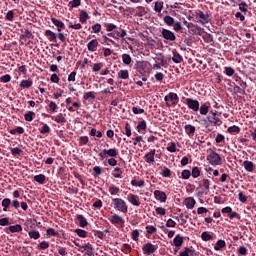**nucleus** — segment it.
<instances>
[{"instance_id": "obj_14", "label": "nucleus", "mask_w": 256, "mask_h": 256, "mask_svg": "<svg viewBox=\"0 0 256 256\" xmlns=\"http://www.w3.org/2000/svg\"><path fill=\"white\" fill-rule=\"evenodd\" d=\"M155 153H156V150L152 149L144 155V159L146 163H149V164L155 163Z\"/></svg>"}, {"instance_id": "obj_62", "label": "nucleus", "mask_w": 256, "mask_h": 256, "mask_svg": "<svg viewBox=\"0 0 256 256\" xmlns=\"http://www.w3.org/2000/svg\"><path fill=\"white\" fill-rule=\"evenodd\" d=\"M103 67V63H95L93 66H92V71L94 73H97L98 71H101V68Z\"/></svg>"}, {"instance_id": "obj_40", "label": "nucleus", "mask_w": 256, "mask_h": 256, "mask_svg": "<svg viewBox=\"0 0 256 256\" xmlns=\"http://www.w3.org/2000/svg\"><path fill=\"white\" fill-rule=\"evenodd\" d=\"M198 111H200V115H207V113H209V106L207 104H202Z\"/></svg>"}, {"instance_id": "obj_56", "label": "nucleus", "mask_w": 256, "mask_h": 256, "mask_svg": "<svg viewBox=\"0 0 256 256\" xmlns=\"http://www.w3.org/2000/svg\"><path fill=\"white\" fill-rule=\"evenodd\" d=\"M71 9H75L81 6V0H72L69 2Z\"/></svg>"}, {"instance_id": "obj_8", "label": "nucleus", "mask_w": 256, "mask_h": 256, "mask_svg": "<svg viewBox=\"0 0 256 256\" xmlns=\"http://www.w3.org/2000/svg\"><path fill=\"white\" fill-rule=\"evenodd\" d=\"M127 201L130 202V204L133 205L134 207H140L141 206V202L139 201V196L138 195L130 193L127 196Z\"/></svg>"}, {"instance_id": "obj_37", "label": "nucleus", "mask_w": 256, "mask_h": 256, "mask_svg": "<svg viewBox=\"0 0 256 256\" xmlns=\"http://www.w3.org/2000/svg\"><path fill=\"white\" fill-rule=\"evenodd\" d=\"M226 243L225 240H218L214 246L215 251H221L223 247H225Z\"/></svg>"}, {"instance_id": "obj_52", "label": "nucleus", "mask_w": 256, "mask_h": 256, "mask_svg": "<svg viewBox=\"0 0 256 256\" xmlns=\"http://www.w3.org/2000/svg\"><path fill=\"white\" fill-rule=\"evenodd\" d=\"M224 73L227 75V77H233V75H235V69L232 67H225Z\"/></svg>"}, {"instance_id": "obj_30", "label": "nucleus", "mask_w": 256, "mask_h": 256, "mask_svg": "<svg viewBox=\"0 0 256 256\" xmlns=\"http://www.w3.org/2000/svg\"><path fill=\"white\" fill-rule=\"evenodd\" d=\"M46 179L47 177L45 176V174H39L34 176V181H36V183H39L40 185H45Z\"/></svg>"}, {"instance_id": "obj_2", "label": "nucleus", "mask_w": 256, "mask_h": 256, "mask_svg": "<svg viewBox=\"0 0 256 256\" xmlns=\"http://www.w3.org/2000/svg\"><path fill=\"white\" fill-rule=\"evenodd\" d=\"M207 161L208 163H210V165H212L213 167H217V165H221L223 159L221 158V156L219 155V153H217L216 151H211L209 153V155L207 156Z\"/></svg>"}, {"instance_id": "obj_61", "label": "nucleus", "mask_w": 256, "mask_h": 256, "mask_svg": "<svg viewBox=\"0 0 256 256\" xmlns=\"http://www.w3.org/2000/svg\"><path fill=\"white\" fill-rule=\"evenodd\" d=\"M92 33H101V25L99 23L92 25Z\"/></svg>"}, {"instance_id": "obj_32", "label": "nucleus", "mask_w": 256, "mask_h": 256, "mask_svg": "<svg viewBox=\"0 0 256 256\" xmlns=\"http://www.w3.org/2000/svg\"><path fill=\"white\" fill-rule=\"evenodd\" d=\"M136 129L138 133H141V131H145V129H147V122L145 120L139 121Z\"/></svg>"}, {"instance_id": "obj_57", "label": "nucleus", "mask_w": 256, "mask_h": 256, "mask_svg": "<svg viewBox=\"0 0 256 256\" xmlns=\"http://www.w3.org/2000/svg\"><path fill=\"white\" fill-rule=\"evenodd\" d=\"M75 233H76V235H78V237H82L83 239H85V237H87V231H85L83 229H76Z\"/></svg>"}, {"instance_id": "obj_10", "label": "nucleus", "mask_w": 256, "mask_h": 256, "mask_svg": "<svg viewBox=\"0 0 256 256\" xmlns=\"http://www.w3.org/2000/svg\"><path fill=\"white\" fill-rule=\"evenodd\" d=\"M162 37L166 39V41H175L177 37L175 36V33H173L171 30L162 29Z\"/></svg>"}, {"instance_id": "obj_44", "label": "nucleus", "mask_w": 256, "mask_h": 256, "mask_svg": "<svg viewBox=\"0 0 256 256\" xmlns=\"http://www.w3.org/2000/svg\"><path fill=\"white\" fill-rule=\"evenodd\" d=\"M166 150L169 151V153H175L177 151V144L175 142H171L167 147Z\"/></svg>"}, {"instance_id": "obj_31", "label": "nucleus", "mask_w": 256, "mask_h": 256, "mask_svg": "<svg viewBox=\"0 0 256 256\" xmlns=\"http://www.w3.org/2000/svg\"><path fill=\"white\" fill-rule=\"evenodd\" d=\"M163 1H156L154 2V11L155 13H161L163 11Z\"/></svg>"}, {"instance_id": "obj_4", "label": "nucleus", "mask_w": 256, "mask_h": 256, "mask_svg": "<svg viewBox=\"0 0 256 256\" xmlns=\"http://www.w3.org/2000/svg\"><path fill=\"white\" fill-rule=\"evenodd\" d=\"M100 159H105V157L115 158L119 155V151L116 148L104 149L99 154Z\"/></svg>"}, {"instance_id": "obj_22", "label": "nucleus", "mask_w": 256, "mask_h": 256, "mask_svg": "<svg viewBox=\"0 0 256 256\" xmlns=\"http://www.w3.org/2000/svg\"><path fill=\"white\" fill-rule=\"evenodd\" d=\"M114 179H123V170L119 167H115L112 173Z\"/></svg>"}, {"instance_id": "obj_9", "label": "nucleus", "mask_w": 256, "mask_h": 256, "mask_svg": "<svg viewBox=\"0 0 256 256\" xmlns=\"http://www.w3.org/2000/svg\"><path fill=\"white\" fill-rule=\"evenodd\" d=\"M210 187H211V181L207 178H204L202 180V183L200 184V188L202 190L201 195L209 193Z\"/></svg>"}, {"instance_id": "obj_29", "label": "nucleus", "mask_w": 256, "mask_h": 256, "mask_svg": "<svg viewBox=\"0 0 256 256\" xmlns=\"http://www.w3.org/2000/svg\"><path fill=\"white\" fill-rule=\"evenodd\" d=\"M174 247H181L183 245V236L177 234L173 239Z\"/></svg>"}, {"instance_id": "obj_41", "label": "nucleus", "mask_w": 256, "mask_h": 256, "mask_svg": "<svg viewBox=\"0 0 256 256\" xmlns=\"http://www.w3.org/2000/svg\"><path fill=\"white\" fill-rule=\"evenodd\" d=\"M54 121H55L56 123H59V124H61V123H67V119L65 118V116H64L62 113L58 114V115L55 117Z\"/></svg>"}, {"instance_id": "obj_60", "label": "nucleus", "mask_w": 256, "mask_h": 256, "mask_svg": "<svg viewBox=\"0 0 256 256\" xmlns=\"http://www.w3.org/2000/svg\"><path fill=\"white\" fill-rule=\"evenodd\" d=\"M15 17V12H13V10H9L7 13H6V21H13V18Z\"/></svg>"}, {"instance_id": "obj_13", "label": "nucleus", "mask_w": 256, "mask_h": 256, "mask_svg": "<svg viewBox=\"0 0 256 256\" xmlns=\"http://www.w3.org/2000/svg\"><path fill=\"white\" fill-rule=\"evenodd\" d=\"M110 223H112V225H125V220L118 214H114L110 218Z\"/></svg>"}, {"instance_id": "obj_6", "label": "nucleus", "mask_w": 256, "mask_h": 256, "mask_svg": "<svg viewBox=\"0 0 256 256\" xmlns=\"http://www.w3.org/2000/svg\"><path fill=\"white\" fill-rule=\"evenodd\" d=\"M207 121L209 125H212V127H221V125H223V121L217 116L208 115Z\"/></svg>"}, {"instance_id": "obj_21", "label": "nucleus", "mask_w": 256, "mask_h": 256, "mask_svg": "<svg viewBox=\"0 0 256 256\" xmlns=\"http://www.w3.org/2000/svg\"><path fill=\"white\" fill-rule=\"evenodd\" d=\"M243 167H244L245 171H247L248 173H253V171L255 169V164H253L252 161L245 160L243 162Z\"/></svg>"}, {"instance_id": "obj_51", "label": "nucleus", "mask_w": 256, "mask_h": 256, "mask_svg": "<svg viewBox=\"0 0 256 256\" xmlns=\"http://www.w3.org/2000/svg\"><path fill=\"white\" fill-rule=\"evenodd\" d=\"M131 185L133 187H145V180H140L137 182V180H132Z\"/></svg>"}, {"instance_id": "obj_35", "label": "nucleus", "mask_w": 256, "mask_h": 256, "mask_svg": "<svg viewBox=\"0 0 256 256\" xmlns=\"http://www.w3.org/2000/svg\"><path fill=\"white\" fill-rule=\"evenodd\" d=\"M118 79H129V70H120L118 72Z\"/></svg>"}, {"instance_id": "obj_24", "label": "nucleus", "mask_w": 256, "mask_h": 256, "mask_svg": "<svg viewBox=\"0 0 256 256\" xmlns=\"http://www.w3.org/2000/svg\"><path fill=\"white\" fill-rule=\"evenodd\" d=\"M153 233H157V228L153 225L146 226V237L149 239L153 235Z\"/></svg>"}, {"instance_id": "obj_18", "label": "nucleus", "mask_w": 256, "mask_h": 256, "mask_svg": "<svg viewBox=\"0 0 256 256\" xmlns=\"http://www.w3.org/2000/svg\"><path fill=\"white\" fill-rule=\"evenodd\" d=\"M80 249H84L87 256H95V249H93V246L91 244H85L83 246H80Z\"/></svg>"}, {"instance_id": "obj_28", "label": "nucleus", "mask_w": 256, "mask_h": 256, "mask_svg": "<svg viewBox=\"0 0 256 256\" xmlns=\"http://www.w3.org/2000/svg\"><path fill=\"white\" fill-rule=\"evenodd\" d=\"M195 198L189 197L185 199V206L188 209H193V207H195Z\"/></svg>"}, {"instance_id": "obj_1", "label": "nucleus", "mask_w": 256, "mask_h": 256, "mask_svg": "<svg viewBox=\"0 0 256 256\" xmlns=\"http://www.w3.org/2000/svg\"><path fill=\"white\" fill-rule=\"evenodd\" d=\"M113 207L116 211H120V213H127L129 211V207L127 206V202L122 198H113L112 199Z\"/></svg>"}, {"instance_id": "obj_39", "label": "nucleus", "mask_w": 256, "mask_h": 256, "mask_svg": "<svg viewBox=\"0 0 256 256\" xmlns=\"http://www.w3.org/2000/svg\"><path fill=\"white\" fill-rule=\"evenodd\" d=\"M2 207H3V211H7V209H9L10 205H11V199L9 198H5L2 200L1 203Z\"/></svg>"}, {"instance_id": "obj_63", "label": "nucleus", "mask_w": 256, "mask_h": 256, "mask_svg": "<svg viewBox=\"0 0 256 256\" xmlns=\"http://www.w3.org/2000/svg\"><path fill=\"white\" fill-rule=\"evenodd\" d=\"M1 83H9L11 81V75L6 74L0 77Z\"/></svg>"}, {"instance_id": "obj_64", "label": "nucleus", "mask_w": 256, "mask_h": 256, "mask_svg": "<svg viewBox=\"0 0 256 256\" xmlns=\"http://www.w3.org/2000/svg\"><path fill=\"white\" fill-rule=\"evenodd\" d=\"M181 176H182V179L187 180V179H189V178L191 177V171H189V170H183V171L181 172Z\"/></svg>"}, {"instance_id": "obj_16", "label": "nucleus", "mask_w": 256, "mask_h": 256, "mask_svg": "<svg viewBox=\"0 0 256 256\" xmlns=\"http://www.w3.org/2000/svg\"><path fill=\"white\" fill-rule=\"evenodd\" d=\"M23 231V226L21 224H16L6 228V233H21Z\"/></svg>"}, {"instance_id": "obj_19", "label": "nucleus", "mask_w": 256, "mask_h": 256, "mask_svg": "<svg viewBox=\"0 0 256 256\" xmlns=\"http://www.w3.org/2000/svg\"><path fill=\"white\" fill-rule=\"evenodd\" d=\"M45 37H48V41L51 43H57V34L51 30H46L44 33Z\"/></svg>"}, {"instance_id": "obj_23", "label": "nucleus", "mask_w": 256, "mask_h": 256, "mask_svg": "<svg viewBox=\"0 0 256 256\" xmlns=\"http://www.w3.org/2000/svg\"><path fill=\"white\" fill-rule=\"evenodd\" d=\"M89 19V13L85 10H81L79 14V21L80 23H87V20Z\"/></svg>"}, {"instance_id": "obj_36", "label": "nucleus", "mask_w": 256, "mask_h": 256, "mask_svg": "<svg viewBox=\"0 0 256 256\" xmlns=\"http://www.w3.org/2000/svg\"><path fill=\"white\" fill-rule=\"evenodd\" d=\"M132 61H133V59L131 58V55H129V54L122 55V63H124L125 65H131Z\"/></svg>"}, {"instance_id": "obj_46", "label": "nucleus", "mask_w": 256, "mask_h": 256, "mask_svg": "<svg viewBox=\"0 0 256 256\" xmlns=\"http://www.w3.org/2000/svg\"><path fill=\"white\" fill-rule=\"evenodd\" d=\"M69 29H74L75 31H79V30L83 29V25H81V23L73 24V22H70Z\"/></svg>"}, {"instance_id": "obj_34", "label": "nucleus", "mask_w": 256, "mask_h": 256, "mask_svg": "<svg viewBox=\"0 0 256 256\" xmlns=\"http://www.w3.org/2000/svg\"><path fill=\"white\" fill-rule=\"evenodd\" d=\"M173 63H182L183 62V56L181 54L174 52L172 57Z\"/></svg>"}, {"instance_id": "obj_33", "label": "nucleus", "mask_w": 256, "mask_h": 256, "mask_svg": "<svg viewBox=\"0 0 256 256\" xmlns=\"http://www.w3.org/2000/svg\"><path fill=\"white\" fill-rule=\"evenodd\" d=\"M108 191L110 195H119V193H121V189L113 185L108 188Z\"/></svg>"}, {"instance_id": "obj_45", "label": "nucleus", "mask_w": 256, "mask_h": 256, "mask_svg": "<svg viewBox=\"0 0 256 256\" xmlns=\"http://www.w3.org/2000/svg\"><path fill=\"white\" fill-rule=\"evenodd\" d=\"M201 239H202V241H212L213 236H211V234H209V232L205 231V232H202Z\"/></svg>"}, {"instance_id": "obj_3", "label": "nucleus", "mask_w": 256, "mask_h": 256, "mask_svg": "<svg viewBox=\"0 0 256 256\" xmlns=\"http://www.w3.org/2000/svg\"><path fill=\"white\" fill-rule=\"evenodd\" d=\"M194 17H196L197 23H201V25H207V23H209V21H210L209 14L204 13L201 10H196Z\"/></svg>"}, {"instance_id": "obj_43", "label": "nucleus", "mask_w": 256, "mask_h": 256, "mask_svg": "<svg viewBox=\"0 0 256 256\" xmlns=\"http://www.w3.org/2000/svg\"><path fill=\"white\" fill-rule=\"evenodd\" d=\"M24 119H25V121H28V122L33 121V119H35V112L29 111L28 113H26L24 115Z\"/></svg>"}, {"instance_id": "obj_11", "label": "nucleus", "mask_w": 256, "mask_h": 256, "mask_svg": "<svg viewBox=\"0 0 256 256\" xmlns=\"http://www.w3.org/2000/svg\"><path fill=\"white\" fill-rule=\"evenodd\" d=\"M135 69L138 71V73H147V62L146 61H137L135 64Z\"/></svg>"}, {"instance_id": "obj_53", "label": "nucleus", "mask_w": 256, "mask_h": 256, "mask_svg": "<svg viewBox=\"0 0 256 256\" xmlns=\"http://www.w3.org/2000/svg\"><path fill=\"white\" fill-rule=\"evenodd\" d=\"M229 133H241V128L237 125L230 126L227 130Z\"/></svg>"}, {"instance_id": "obj_20", "label": "nucleus", "mask_w": 256, "mask_h": 256, "mask_svg": "<svg viewBox=\"0 0 256 256\" xmlns=\"http://www.w3.org/2000/svg\"><path fill=\"white\" fill-rule=\"evenodd\" d=\"M76 219L78 221V225L82 228L87 227V225H89V222H87V218H85V216L78 214L76 215Z\"/></svg>"}, {"instance_id": "obj_54", "label": "nucleus", "mask_w": 256, "mask_h": 256, "mask_svg": "<svg viewBox=\"0 0 256 256\" xmlns=\"http://www.w3.org/2000/svg\"><path fill=\"white\" fill-rule=\"evenodd\" d=\"M40 133L42 135H45L46 133H51V128L49 127V125L44 124L41 128H40Z\"/></svg>"}, {"instance_id": "obj_7", "label": "nucleus", "mask_w": 256, "mask_h": 256, "mask_svg": "<svg viewBox=\"0 0 256 256\" xmlns=\"http://www.w3.org/2000/svg\"><path fill=\"white\" fill-rule=\"evenodd\" d=\"M142 251H143L144 255H153V253H155V251H157V247H155V245H153V243L148 242L143 246Z\"/></svg>"}, {"instance_id": "obj_25", "label": "nucleus", "mask_w": 256, "mask_h": 256, "mask_svg": "<svg viewBox=\"0 0 256 256\" xmlns=\"http://www.w3.org/2000/svg\"><path fill=\"white\" fill-rule=\"evenodd\" d=\"M184 129H185L187 135H189V137L195 135V131H196L195 126H193L191 124H186L184 126Z\"/></svg>"}, {"instance_id": "obj_27", "label": "nucleus", "mask_w": 256, "mask_h": 256, "mask_svg": "<svg viewBox=\"0 0 256 256\" xmlns=\"http://www.w3.org/2000/svg\"><path fill=\"white\" fill-rule=\"evenodd\" d=\"M158 61H160L161 64H158V63L154 64L152 66V69L159 70V69H161V67H167V60H164L163 57L158 58Z\"/></svg>"}, {"instance_id": "obj_49", "label": "nucleus", "mask_w": 256, "mask_h": 256, "mask_svg": "<svg viewBox=\"0 0 256 256\" xmlns=\"http://www.w3.org/2000/svg\"><path fill=\"white\" fill-rule=\"evenodd\" d=\"M28 235L30 237V239H39L41 237V233H39V231H30L28 232Z\"/></svg>"}, {"instance_id": "obj_26", "label": "nucleus", "mask_w": 256, "mask_h": 256, "mask_svg": "<svg viewBox=\"0 0 256 256\" xmlns=\"http://www.w3.org/2000/svg\"><path fill=\"white\" fill-rule=\"evenodd\" d=\"M19 87H21V89H29L30 87H33V81L32 80H22L19 84Z\"/></svg>"}, {"instance_id": "obj_55", "label": "nucleus", "mask_w": 256, "mask_h": 256, "mask_svg": "<svg viewBox=\"0 0 256 256\" xmlns=\"http://www.w3.org/2000/svg\"><path fill=\"white\" fill-rule=\"evenodd\" d=\"M38 249H40V251H45V249H49V242L47 241L40 242L38 244Z\"/></svg>"}, {"instance_id": "obj_17", "label": "nucleus", "mask_w": 256, "mask_h": 256, "mask_svg": "<svg viewBox=\"0 0 256 256\" xmlns=\"http://www.w3.org/2000/svg\"><path fill=\"white\" fill-rule=\"evenodd\" d=\"M51 22L53 23V25H55V27H57V31L59 33H61V31H63V29H65V23H63V21H61L57 18H51Z\"/></svg>"}, {"instance_id": "obj_48", "label": "nucleus", "mask_w": 256, "mask_h": 256, "mask_svg": "<svg viewBox=\"0 0 256 256\" xmlns=\"http://www.w3.org/2000/svg\"><path fill=\"white\" fill-rule=\"evenodd\" d=\"M164 23H166V25L171 27L172 25H174L175 19L173 17H171V16H165L164 17Z\"/></svg>"}, {"instance_id": "obj_15", "label": "nucleus", "mask_w": 256, "mask_h": 256, "mask_svg": "<svg viewBox=\"0 0 256 256\" xmlns=\"http://www.w3.org/2000/svg\"><path fill=\"white\" fill-rule=\"evenodd\" d=\"M97 47H99V41L97 39H92L88 44H87V49L91 53H95L97 51Z\"/></svg>"}, {"instance_id": "obj_5", "label": "nucleus", "mask_w": 256, "mask_h": 256, "mask_svg": "<svg viewBox=\"0 0 256 256\" xmlns=\"http://www.w3.org/2000/svg\"><path fill=\"white\" fill-rule=\"evenodd\" d=\"M186 105L188 109H191L195 113L199 111V100L193 99V98H186Z\"/></svg>"}, {"instance_id": "obj_42", "label": "nucleus", "mask_w": 256, "mask_h": 256, "mask_svg": "<svg viewBox=\"0 0 256 256\" xmlns=\"http://www.w3.org/2000/svg\"><path fill=\"white\" fill-rule=\"evenodd\" d=\"M238 7L242 13H247V11H249V5L246 2H241L238 4Z\"/></svg>"}, {"instance_id": "obj_12", "label": "nucleus", "mask_w": 256, "mask_h": 256, "mask_svg": "<svg viewBox=\"0 0 256 256\" xmlns=\"http://www.w3.org/2000/svg\"><path fill=\"white\" fill-rule=\"evenodd\" d=\"M154 197L156 201H160V203H165L167 201V194H165V192L160 190L154 191Z\"/></svg>"}, {"instance_id": "obj_50", "label": "nucleus", "mask_w": 256, "mask_h": 256, "mask_svg": "<svg viewBox=\"0 0 256 256\" xmlns=\"http://www.w3.org/2000/svg\"><path fill=\"white\" fill-rule=\"evenodd\" d=\"M193 179H197V177L201 176V170H199V167H194L192 168V173H191Z\"/></svg>"}, {"instance_id": "obj_47", "label": "nucleus", "mask_w": 256, "mask_h": 256, "mask_svg": "<svg viewBox=\"0 0 256 256\" xmlns=\"http://www.w3.org/2000/svg\"><path fill=\"white\" fill-rule=\"evenodd\" d=\"M83 99H84V101H89V99H95V92H93V91L86 92L83 95Z\"/></svg>"}, {"instance_id": "obj_58", "label": "nucleus", "mask_w": 256, "mask_h": 256, "mask_svg": "<svg viewBox=\"0 0 256 256\" xmlns=\"http://www.w3.org/2000/svg\"><path fill=\"white\" fill-rule=\"evenodd\" d=\"M162 177H171V169L164 167L161 172Z\"/></svg>"}, {"instance_id": "obj_38", "label": "nucleus", "mask_w": 256, "mask_h": 256, "mask_svg": "<svg viewBox=\"0 0 256 256\" xmlns=\"http://www.w3.org/2000/svg\"><path fill=\"white\" fill-rule=\"evenodd\" d=\"M89 135L91 137H98V139H101L103 137V133L101 131H97V129L92 128Z\"/></svg>"}, {"instance_id": "obj_59", "label": "nucleus", "mask_w": 256, "mask_h": 256, "mask_svg": "<svg viewBox=\"0 0 256 256\" xmlns=\"http://www.w3.org/2000/svg\"><path fill=\"white\" fill-rule=\"evenodd\" d=\"M88 143H89V137L81 136L79 138V145L83 146V145H87Z\"/></svg>"}]
</instances>
